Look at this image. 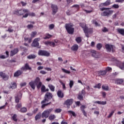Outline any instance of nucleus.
I'll return each mask as SVG.
<instances>
[{"instance_id":"obj_25","label":"nucleus","mask_w":124,"mask_h":124,"mask_svg":"<svg viewBox=\"0 0 124 124\" xmlns=\"http://www.w3.org/2000/svg\"><path fill=\"white\" fill-rule=\"evenodd\" d=\"M94 103H97V104H100L101 105H105L107 104L106 101H97L94 102Z\"/></svg>"},{"instance_id":"obj_62","label":"nucleus","mask_w":124,"mask_h":124,"mask_svg":"<svg viewBox=\"0 0 124 124\" xmlns=\"http://www.w3.org/2000/svg\"><path fill=\"white\" fill-rule=\"evenodd\" d=\"M28 29H32L33 28V25L31 24H29L27 26Z\"/></svg>"},{"instance_id":"obj_45","label":"nucleus","mask_w":124,"mask_h":124,"mask_svg":"<svg viewBox=\"0 0 124 124\" xmlns=\"http://www.w3.org/2000/svg\"><path fill=\"white\" fill-rule=\"evenodd\" d=\"M94 89H100L101 88V83H98L94 86H93Z\"/></svg>"},{"instance_id":"obj_35","label":"nucleus","mask_w":124,"mask_h":124,"mask_svg":"<svg viewBox=\"0 0 124 124\" xmlns=\"http://www.w3.org/2000/svg\"><path fill=\"white\" fill-rule=\"evenodd\" d=\"M106 73H107V71H105V70H104V71H101L100 72H99L98 73V75H102V76H103V75H106Z\"/></svg>"},{"instance_id":"obj_19","label":"nucleus","mask_w":124,"mask_h":124,"mask_svg":"<svg viewBox=\"0 0 124 124\" xmlns=\"http://www.w3.org/2000/svg\"><path fill=\"white\" fill-rule=\"evenodd\" d=\"M22 74H23V72L20 70H18L14 73V77H19V76H20V75H22Z\"/></svg>"},{"instance_id":"obj_54","label":"nucleus","mask_w":124,"mask_h":124,"mask_svg":"<svg viewBox=\"0 0 124 124\" xmlns=\"http://www.w3.org/2000/svg\"><path fill=\"white\" fill-rule=\"evenodd\" d=\"M55 28V25L51 24L49 26V30H53Z\"/></svg>"},{"instance_id":"obj_30","label":"nucleus","mask_w":124,"mask_h":124,"mask_svg":"<svg viewBox=\"0 0 124 124\" xmlns=\"http://www.w3.org/2000/svg\"><path fill=\"white\" fill-rule=\"evenodd\" d=\"M48 120L50 121H54V119H56V116L54 114H51L49 116H48Z\"/></svg>"},{"instance_id":"obj_14","label":"nucleus","mask_w":124,"mask_h":124,"mask_svg":"<svg viewBox=\"0 0 124 124\" xmlns=\"http://www.w3.org/2000/svg\"><path fill=\"white\" fill-rule=\"evenodd\" d=\"M21 70H23V71H27V70H31V67L30 66V64H29V63H26L24 66H23L21 68Z\"/></svg>"},{"instance_id":"obj_57","label":"nucleus","mask_w":124,"mask_h":124,"mask_svg":"<svg viewBox=\"0 0 124 124\" xmlns=\"http://www.w3.org/2000/svg\"><path fill=\"white\" fill-rule=\"evenodd\" d=\"M40 73L41 74H43V75H45V74H47V72H46L44 70H41L40 72Z\"/></svg>"},{"instance_id":"obj_39","label":"nucleus","mask_w":124,"mask_h":124,"mask_svg":"<svg viewBox=\"0 0 124 124\" xmlns=\"http://www.w3.org/2000/svg\"><path fill=\"white\" fill-rule=\"evenodd\" d=\"M48 105H51V102H50L49 103H47L46 104H43L41 106V108L44 109V108H45V107H46V106H48Z\"/></svg>"},{"instance_id":"obj_27","label":"nucleus","mask_w":124,"mask_h":124,"mask_svg":"<svg viewBox=\"0 0 124 124\" xmlns=\"http://www.w3.org/2000/svg\"><path fill=\"white\" fill-rule=\"evenodd\" d=\"M45 37H44V39H49V38H51L52 37V35L49 34V33H46L45 35Z\"/></svg>"},{"instance_id":"obj_32","label":"nucleus","mask_w":124,"mask_h":124,"mask_svg":"<svg viewBox=\"0 0 124 124\" xmlns=\"http://www.w3.org/2000/svg\"><path fill=\"white\" fill-rule=\"evenodd\" d=\"M84 96L81 94H79L78 96V99L79 100L82 101V100H84Z\"/></svg>"},{"instance_id":"obj_60","label":"nucleus","mask_w":124,"mask_h":124,"mask_svg":"<svg viewBox=\"0 0 124 124\" xmlns=\"http://www.w3.org/2000/svg\"><path fill=\"white\" fill-rule=\"evenodd\" d=\"M20 3L22 4V6H26V5H27V2H25L23 1H21Z\"/></svg>"},{"instance_id":"obj_22","label":"nucleus","mask_w":124,"mask_h":124,"mask_svg":"<svg viewBox=\"0 0 124 124\" xmlns=\"http://www.w3.org/2000/svg\"><path fill=\"white\" fill-rule=\"evenodd\" d=\"M36 84L34 83V81H31L29 83V85L32 89V90H35V85Z\"/></svg>"},{"instance_id":"obj_64","label":"nucleus","mask_w":124,"mask_h":124,"mask_svg":"<svg viewBox=\"0 0 124 124\" xmlns=\"http://www.w3.org/2000/svg\"><path fill=\"white\" fill-rule=\"evenodd\" d=\"M72 7H76L77 8H78L79 9L80 6L78 4H75L72 6Z\"/></svg>"},{"instance_id":"obj_10","label":"nucleus","mask_w":124,"mask_h":124,"mask_svg":"<svg viewBox=\"0 0 124 124\" xmlns=\"http://www.w3.org/2000/svg\"><path fill=\"white\" fill-rule=\"evenodd\" d=\"M74 100L73 99H68L64 102V105H66L67 108L69 109L70 105H72Z\"/></svg>"},{"instance_id":"obj_6","label":"nucleus","mask_w":124,"mask_h":124,"mask_svg":"<svg viewBox=\"0 0 124 124\" xmlns=\"http://www.w3.org/2000/svg\"><path fill=\"white\" fill-rule=\"evenodd\" d=\"M53 111V108H49L45 110L42 114V118H45L47 119L50 116V114Z\"/></svg>"},{"instance_id":"obj_52","label":"nucleus","mask_w":124,"mask_h":124,"mask_svg":"<svg viewBox=\"0 0 124 124\" xmlns=\"http://www.w3.org/2000/svg\"><path fill=\"white\" fill-rule=\"evenodd\" d=\"M46 89V87L44 85H42L41 89L42 93H45Z\"/></svg>"},{"instance_id":"obj_3","label":"nucleus","mask_w":124,"mask_h":124,"mask_svg":"<svg viewBox=\"0 0 124 124\" xmlns=\"http://www.w3.org/2000/svg\"><path fill=\"white\" fill-rule=\"evenodd\" d=\"M53 98V94L50 92H47L44 97V99L41 101V104L48 102L49 100H51Z\"/></svg>"},{"instance_id":"obj_49","label":"nucleus","mask_w":124,"mask_h":124,"mask_svg":"<svg viewBox=\"0 0 124 124\" xmlns=\"http://www.w3.org/2000/svg\"><path fill=\"white\" fill-rule=\"evenodd\" d=\"M36 85H37V89L39 90V89L41 88V86H42V82H39L38 84H36Z\"/></svg>"},{"instance_id":"obj_18","label":"nucleus","mask_w":124,"mask_h":124,"mask_svg":"<svg viewBox=\"0 0 124 124\" xmlns=\"http://www.w3.org/2000/svg\"><path fill=\"white\" fill-rule=\"evenodd\" d=\"M79 49V46L77 44L74 45L71 47V50L74 51V52H76Z\"/></svg>"},{"instance_id":"obj_23","label":"nucleus","mask_w":124,"mask_h":124,"mask_svg":"<svg viewBox=\"0 0 124 124\" xmlns=\"http://www.w3.org/2000/svg\"><path fill=\"white\" fill-rule=\"evenodd\" d=\"M15 101L16 103H19L20 102V100H21V98H22V96L20 97L19 96V95H17L15 97Z\"/></svg>"},{"instance_id":"obj_44","label":"nucleus","mask_w":124,"mask_h":124,"mask_svg":"<svg viewBox=\"0 0 124 124\" xmlns=\"http://www.w3.org/2000/svg\"><path fill=\"white\" fill-rule=\"evenodd\" d=\"M102 88L104 91H108L109 90V87H108V86L102 85Z\"/></svg>"},{"instance_id":"obj_11","label":"nucleus","mask_w":124,"mask_h":124,"mask_svg":"<svg viewBox=\"0 0 124 124\" xmlns=\"http://www.w3.org/2000/svg\"><path fill=\"white\" fill-rule=\"evenodd\" d=\"M51 8L52 10V15H55L57 12H58V10H59V8L57 5H55L54 4H51Z\"/></svg>"},{"instance_id":"obj_59","label":"nucleus","mask_w":124,"mask_h":124,"mask_svg":"<svg viewBox=\"0 0 124 124\" xmlns=\"http://www.w3.org/2000/svg\"><path fill=\"white\" fill-rule=\"evenodd\" d=\"M80 94H82V95H86V91H85V90H82L81 91V92L80 93Z\"/></svg>"},{"instance_id":"obj_40","label":"nucleus","mask_w":124,"mask_h":124,"mask_svg":"<svg viewBox=\"0 0 124 124\" xmlns=\"http://www.w3.org/2000/svg\"><path fill=\"white\" fill-rule=\"evenodd\" d=\"M37 32L36 31H32L31 34V36L32 38H33V37H35L36 35Z\"/></svg>"},{"instance_id":"obj_12","label":"nucleus","mask_w":124,"mask_h":124,"mask_svg":"<svg viewBox=\"0 0 124 124\" xmlns=\"http://www.w3.org/2000/svg\"><path fill=\"white\" fill-rule=\"evenodd\" d=\"M30 16L31 17H35V13L33 12L30 13V10H28V12L22 16V18H28V16Z\"/></svg>"},{"instance_id":"obj_33","label":"nucleus","mask_w":124,"mask_h":124,"mask_svg":"<svg viewBox=\"0 0 124 124\" xmlns=\"http://www.w3.org/2000/svg\"><path fill=\"white\" fill-rule=\"evenodd\" d=\"M35 58H36V56L34 54L30 55L27 57V58L29 59V60H31V59H35Z\"/></svg>"},{"instance_id":"obj_56","label":"nucleus","mask_w":124,"mask_h":124,"mask_svg":"<svg viewBox=\"0 0 124 124\" xmlns=\"http://www.w3.org/2000/svg\"><path fill=\"white\" fill-rule=\"evenodd\" d=\"M102 31L103 32H107V31H108V29L106 27H104V29L102 30Z\"/></svg>"},{"instance_id":"obj_29","label":"nucleus","mask_w":124,"mask_h":124,"mask_svg":"<svg viewBox=\"0 0 124 124\" xmlns=\"http://www.w3.org/2000/svg\"><path fill=\"white\" fill-rule=\"evenodd\" d=\"M17 88V84L16 82H14L12 83V86H10V89H16Z\"/></svg>"},{"instance_id":"obj_53","label":"nucleus","mask_w":124,"mask_h":124,"mask_svg":"<svg viewBox=\"0 0 124 124\" xmlns=\"http://www.w3.org/2000/svg\"><path fill=\"white\" fill-rule=\"evenodd\" d=\"M62 110V108H57L55 110V113H61Z\"/></svg>"},{"instance_id":"obj_4","label":"nucleus","mask_w":124,"mask_h":124,"mask_svg":"<svg viewBox=\"0 0 124 124\" xmlns=\"http://www.w3.org/2000/svg\"><path fill=\"white\" fill-rule=\"evenodd\" d=\"M79 26L83 29V30L85 33H92V32H93V30L91 28H88L87 26H86V24L84 23H80Z\"/></svg>"},{"instance_id":"obj_8","label":"nucleus","mask_w":124,"mask_h":124,"mask_svg":"<svg viewBox=\"0 0 124 124\" xmlns=\"http://www.w3.org/2000/svg\"><path fill=\"white\" fill-rule=\"evenodd\" d=\"M38 41H40V39L39 38L34 39L31 44V46L32 47H36V48H40L39 43Z\"/></svg>"},{"instance_id":"obj_47","label":"nucleus","mask_w":124,"mask_h":124,"mask_svg":"<svg viewBox=\"0 0 124 124\" xmlns=\"http://www.w3.org/2000/svg\"><path fill=\"white\" fill-rule=\"evenodd\" d=\"M74 85V81L73 80H70L69 83V87L70 89H72V87H73Z\"/></svg>"},{"instance_id":"obj_63","label":"nucleus","mask_w":124,"mask_h":124,"mask_svg":"<svg viewBox=\"0 0 124 124\" xmlns=\"http://www.w3.org/2000/svg\"><path fill=\"white\" fill-rule=\"evenodd\" d=\"M102 96L103 97H104V98H105V97H106V92H102Z\"/></svg>"},{"instance_id":"obj_58","label":"nucleus","mask_w":124,"mask_h":124,"mask_svg":"<svg viewBox=\"0 0 124 124\" xmlns=\"http://www.w3.org/2000/svg\"><path fill=\"white\" fill-rule=\"evenodd\" d=\"M112 7L113 8H116V9H118L119 7V6L118 4H114L112 5Z\"/></svg>"},{"instance_id":"obj_15","label":"nucleus","mask_w":124,"mask_h":124,"mask_svg":"<svg viewBox=\"0 0 124 124\" xmlns=\"http://www.w3.org/2000/svg\"><path fill=\"white\" fill-rule=\"evenodd\" d=\"M18 52L19 49H18V48H14L10 52V57H13V56H15V55H16Z\"/></svg>"},{"instance_id":"obj_7","label":"nucleus","mask_w":124,"mask_h":124,"mask_svg":"<svg viewBox=\"0 0 124 124\" xmlns=\"http://www.w3.org/2000/svg\"><path fill=\"white\" fill-rule=\"evenodd\" d=\"M38 54L39 56H43L44 57H49L50 56V53H49V52L45 50H39Z\"/></svg>"},{"instance_id":"obj_20","label":"nucleus","mask_w":124,"mask_h":124,"mask_svg":"<svg viewBox=\"0 0 124 124\" xmlns=\"http://www.w3.org/2000/svg\"><path fill=\"white\" fill-rule=\"evenodd\" d=\"M44 44H45V45H46V46H48V45H49L51 47H55V43L53 42L46 41L44 43Z\"/></svg>"},{"instance_id":"obj_37","label":"nucleus","mask_w":124,"mask_h":124,"mask_svg":"<svg viewBox=\"0 0 124 124\" xmlns=\"http://www.w3.org/2000/svg\"><path fill=\"white\" fill-rule=\"evenodd\" d=\"M76 41H77V43H81V42H82V38H81V37H77Z\"/></svg>"},{"instance_id":"obj_17","label":"nucleus","mask_w":124,"mask_h":124,"mask_svg":"<svg viewBox=\"0 0 124 124\" xmlns=\"http://www.w3.org/2000/svg\"><path fill=\"white\" fill-rule=\"evenodd\" d=\"M111 4V1L110 0H107L105 2L101 3L100 6H108Z\"/></svg>"},{"instance_id":"obj_16","label":"nucleus","mask_w":124,"mask_h":124,"mask_svg":"<svg viewBox=\"0 0 124 124\" xmlns=\"http://www.w3.org/2000/svg\"><path fill=\"white\" fill-rule=\"evenodd\" d=\"M86 106L82 105L80 107V110L81 112L83 113L84 116H85V117H87V113H86V111H85V109H86Z\"/></svg>"},{"instance_id":"obj_26","label":"nucleus","mask_w":124,"mask_h":124,"mask_svg":"<svg viewBox=\"0 0 124 124\" xmlns=\"http://www.w3.org/2000/svg\"><path fill=\"white\" fill-rule=\"evenodd\" d=\"M28 109H27V108L26 107H23L20 108V109L19 110V112H21V113H26Z\"/></svg>"},{"instance_id":"obj_31","label":"nucleus","mask_w":124,"mask_h":124,"mask_svg":"<svg viewBox=\"0 0 124 124\" xmlns=\"http://www.w3.org/2000/svg\"><path fill=\"white\" fill-rule=\"evenodd\" d=\"M116 82L117 83V84H118L119 85H120L121 84H123V83H124V79H117L116 80Z\"/></svg>"},{"instance_id":"obj_41","label":"nucleus","mask_w":124,"mask_h":124,"mask_svg":"<svg viewBox=\"0 0 124 124\" xmlns=\"http://www.w3.org/2000/svg\"><path fill=\"white\" fill-rule=\"evenodd\" d=\"M96 48H97V50H100V49H101V48H102V44H101L100 43L97 44L96 45Z\"/></svg>"},{"instance_id":"obj_46","label":"nucleus","mask_w":124,"mask_h":124,"mask_svg":"<svg viewBox=\"0 0 124 124\" xmlns=\"http://www.w3.org/2000/svg\"><path fill=\"white\" fill-rule=\"evenodd\" d=\"M60 82L61 83V85H62V86L63 90H66V87H65V84H64L63 82H62V80H60Z\"/></svg>"},{"instance_id":"obj_50","label":"nucleus","mask_w":124,"mask_h":124,"mask_svg":"<svg viewBox=\"0 0 124 124\" xmlns=\"http://www.w3.org/2000/svg\"><path fill=\"white\" fill-rule=\"evenodd\" d=\"M114 113H115V110H112L108 116V119H110V118H111V117L113 116V114H114Z\"/></svg>"},{"instance_id":"obj_24","label":"nucleus","mask_w":124,"mask_h":124,"mask_svg":"<svg viewBox=\"0 0 124 124\" xmlns=\"http://www.w3.org/2000/svg\"><path fill=\"white\" fill-rule=\"evenodd\" d=\"M118 33L124 36V29H118L117 30Z\"/></svg>"},{"instance_id":"obj_61","label":"nucleus","mask_w":124,"mask_h":124,"mask_svg":"<svg viewBox=\"0 0 124 124\" xmlns=\"http://www.w3.org/2000/svg\"><path fill=\"white\" fill-rule=\"evenodd\" d=\"M110 70H112V68L110 67H107L106 68V70H105V71H110Z\"/></svg>"},{"instance_id":"obj_55","label":"nucleus","mask_w":124,"mask_h":124,"mask_svg":"<svg viewBox=\"0 0 124 124\" xmlns=\"http://www.w3.org/2000/svg\"><path fill=\"white\" fill-rule=\"evenodd\" d=\"M121 69L124 70V62L121 63L120 65Z\"/></svg>"},{"instance_id":"obj_21","label":"nucleus","mask_w":124,"mask_h":124,"mask_svg":"<svg viewBox=\"0 0 124 124\" xmlns=\"http://www.w3.org/2000/svg\"><path fill=\"white\" fill-rule=\"evenodd\" d=\"M57 95L60 98H63V97L64 96V94L62 93V90H59L57 92Z\"/></svg>"},{"instance_id":"obj_43","label":"nucleus","mask_w":124,"mask_h":124,"mask_svg":"<svg viewBox=\"0 0 124 124\" xmlns=\"http://www.w3.org/2000/svg\"><path fill=\"white\" fill-rule=\"evenodd\" d=\"M40 118H41V115L40 113H38L35 117V121H37V120H39Z\"/></svg>"},{"instance_id":"obj_28","label":"nucleus","mask_w":124,"mask_h":124,"mask_svg":"<svg viewBox=\"0 0 124 124\" xmlns=\"http://www.w3.org/2000/svg\"><path fill=\"white\" fill-rule=\"evenodd\" d=\"M48 88L50 89L51 92H55V86L52 84H49L48 85Z\"/></svg>"},{"instance_id":"obj_48","label":"nucleus","mask_w":124,"mask_h":124,"mask_svg":"<svg viewBox=\"0 0 124 124\" xmlns=\"http://www.w3.org/2000/svg\"><path fill=\"white\" fill-rule=\"evenodd\" d=\"M12 119L13 120V121H14V122H17V115L16 114H14L13 116H12Z\"/></svg>"},{"instance_id":"obj_13","label":"nucleus","mask_w":124,"mask_h":124,"mask_svg":"<svg viewBox=\"0 0 124 124\" xmlns=\"http://www.w3.org/2000/svg\"><path fill=\"white\" fill-rule=\"evenodd\" d=\"M0 76L4 81H7L9 79V76L6 75L5 73H3V72H0Z\"/></svg>"},{"instance_id":"obj_36","label":"nucleus","mask_w":124,"mask_h":124,"mask_svg":"<svg viewBox=\"0 0 124 124\" xmlns=\"http://www.w3.org/2000/svg\"><path fill=\"white\" fill-rule=\"evenodd\" d=\"M62 72H64V73H66V74H70V73H71L70 71H68L64 68H62Z\"/></svg>"},{"instance_id":"obj_51","label":"nucleus","mask_w":124,"mask_h":124,"mask_svg":"<svg viewBox=\"0 0 124 124\" xmlns=\"http://www.w3.org/2000/svg\"><path fill=\"white\" fill-rule=\"evenodd\" d=\"M68 113H69V114H72V115L74 116V117H76V114H75V112H74V111H72V110H69L68 111Z\"/></svg>"},{"instance_id":"obj_1","label":"nucleus","mask_w":124,"mask_h":124,"mask_svg":"<svg viewBox=\"0 0 124 124\" xmlns=\"http://www.w3.org/2000/svg\"><path fill=\"white\" fill-rule=\"evenodd\" d=\"M109 8H100V10L101 11H104L103 13H101V16H107V17H109L110 15H112L113 14V12H114L112 10H110ZM104 10H105L104 11Z\"/></svg>"},{"instance_id":"obj_34","label":"nucleus","mask_w":124,"mask_h":124,"mask_svg":"<svg viewBox=\"0 0 124 124\" xmlns=\"http://www.w3.org/2000/svg\"><path fill=\"white\" fill-rule=\"evenodd\" d=\"M92 24H93L95 25L96 27H99V24H98V23H97V21H96V20L93 19L92 21Z\"/></svg>"},{"instance_id":"obj_2","label":"nucleus","mask_w":124,"mask_h":124,"mask_svg":"<svg viewBox=\"0 0 124 124\" xmlns=\"http://www.w3.org/2000/svg\"><path fill=\"white\" fill-rule=\"evenodd\" d=\"M29 12V9H16L13 11V14L14 15H17V16H24V14Z\"/></svg>"},{"instance_id":"obj_9","label":"nucleus","mask_w":124,"mask_h":124,"mask_svg":"<svg viewBox=\"0 0 124 124\" xmlns=\"http://www.w3.org/2000/svg\"><path fill=\"white\" fill-rule=\"evenodd\" d=\"M105 46L107 52H111L112 51V53H114V47H115L114 45L106 44Z\"/></svg>"},{"instance_id":"obj_5","label":"nucleus","mask_w":124,"mask_h":124,"mask_svg":"<svg viewBox=\"0 0 124 124\" xmlns=\"http://www.w3.org/2000/svg\"><path fill=\"white\" fill-rule=\"evenodd\" d=\"M73 26L70 24H66L65 28L69 33V34H73L74 33V28H73Z\"/></svg>"},{"instance_id":"obj_38","label":"nucleus","mask_w":124,"mask_h":124,"mask_svg":"<svg viewBox=\"0 0 124 124\" xmlns=\"http://www.w3.org/2000/svg\"><path fill=\"white\" fill-rule=\"evenodd\" d=\"M34 82L36 84V85H37V84H38L39 82H41V81H40V78L39 77H37L35 79V80L34 81Z\"/></svg>"},{"instance_id":"obj_42","label":"nucleus","mask_w":124,"mask_h":124,"mask_svg":"<svg viewBox=\"0 0 124 124\" xmlns=\"http://www.w3.org/2000/svg\"><path fill=\"white\" fill-rule=\"evenodd\" d=\"M21 107H22V104L21 103H17V105H16V109H17V110H19V109H20V108H21Z\"/></svg>"}]
</instances>
